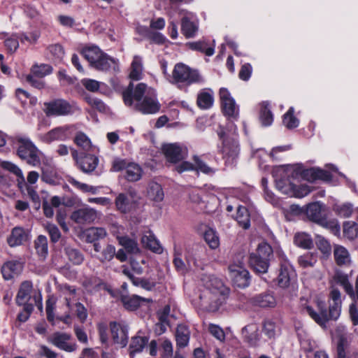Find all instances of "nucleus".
Here are the masks:
<instances>
[{"label":"nucleus","mask_w":358,"mask_h":358,"mask_svg":"<svg viewBox=\"0 0 358 358\" xmlns=\"http://www.w3.org/2000/svg\"><path fill=\"white\" fill-rule=\"evenodd\" d=\"M122 97L127 106H134L136 110L143 114L156 113L160 109L153 89L147 90L146 85L143 83H138L135 87L130 83L123 92Z\"/></svg>","instance_id":"1"},{"label":"nucleus","mask_w":358,"mask_h":358,"mask_svg":"<svg viewBox=\"0 0 358 358\" xmlns=\"http://www.w3.org/2000/svg\"><path fill=\"white\" fill-rule=\"evenodd\" d=\"M203 281L204 287L199 296L200 305L208 311H216L227 299L229 289L214 275L205 276Z\"/></svg>","instance_id":"2"},{"label":"nucleus","mask_w":358,"mask_h":358,"mask_svg":"<svg viewBox=\"0 0 358 358\" xmlns=\"http://www.w3.org/2000/svg\"><path fill=\"white\" fill-rule=\"evenodd\" d=\"M341 296L340 291L332 287L329 294V308L327 311L325 303L322 301H317L315 308L310 306H306L303 308V312L307 313L317 324L325 327L327 322L330 320H337L341 312Z\"/></svg>","instance_id":"3"},{"label":"nucleus","mask_w":358,"mask_h":358,"mask_svg":"<svg viewBox=\"0 0 358 358\" xmlns=\"http://www.w3.org/2000/svg\"><path fill=\"white\" fill-rule=\"evenodd\" d=\"M15 141L18 145L17 155L20 159L33 166H36L41 164V152L29 138L17 136Z\"/></svg>","instance_id":"4"},{"label":"nucleus","mask_w":358,"mask_h":358,"mask_svg":"<svg viewBox=\"0 0 358 358\" xmlns=\"http://www.w3.org/2000/svg\"><path fill=\"white\" fill-rule=\"evenodd\" d=\"M172 80L173 83H185L187 85L203 81L198 71L192 69L182 63L176 64L172 72Z\"/></svg>","instance_id":"5"},{"label":"nucleus","mask_w":358,"mask_h":358,"mask_svg":"<svg viewBox=\"0 0 358 358\" xmlns=\"http://www.w3.org/2000/svg\"><path fill=\"white\" fill-rule=\"evenodd\" d=\"M297 173H299V171L291 165L275 167L273 170V176L275 178L277 189L285 194L282 189L279 187V183L284 187L291 186L294 187V182H297L296 178Z\"/></svg>","instance_id":"6"},{"label":"nucleus","mask_w":358,"mask_h":358,"mask_svg":"<svg viewBox=\"0 0 358 358\" xmlns=\"http://www.w3.org/2000/svg\"><path fill=\"white\" fill-rule=\"evenodd\" d=\"M18 305L24 304L26 302L33 301L34 305L42 310L43 303L42 297L40 292H33L32 283L29 281L23 282L18 291L17 299Z\"/></svg>","instance_id":"7"},{"label":"nucleus","mask_w":358,"mask_h":358,"mask_svg":"<svg viewBox=\"0 0 358 358\" xmlns=\"http://www.w3.org/2000/svg\"><path fill=\"white\" fill-rule=\"evenodd\" d=\"M294 169L299 171L298 174L296 176L297 182L300 179H303L309 182H313L316 180H322L324 181H330L331 180V174L327 171L320 169L312 168L308 169H303L298 165H292Z\"/></svg>","instance_id":"8"},{"label":"nucleus","mask_w":358,"mask_h":358,"mask_svg":"<svg viewBox=\"0 0 358 358\" xmlns=\"http://www.w3.org/2000/svg\"><path fill=\"white\" fill-rule=\"evenodd\" d=\"M229 277L235 286L245 288L250 284V276L248 271L243 264H232L229 266Z\"/></svg>","instance_id":"9"},{"label":"nucleus","mask_w":358,"mask_h":358,"mask_svg":"<svg viewBox=\"0 0 358 358\" xmlns=\"http://www.w3.org/2000/svg\"><path fill=\"white\" fill-rule=\"evenodd\" d=\"M221 107L224 115L236 118L238 115V106L227 88L222 87L219 92Z\"/></svg>","instance_id":"10"},{"label":"nucleus","mask_w":358,"mask_h":358,"mask_svg":"<svg viewBox=\"0 0 358 358\" xmlns=\"http://www.w3.org/2000/svg\"><path fill=\"white\" fill-rule=\"evenodd\" d=\"M166 160L171 163H177L187 155V150L178 143L164 144L162 148Z\"/></svg>","instance_id":"11"},{"label":"nucleus","mask_w":358,"mask_h":358,"mask_svg":"<svg viewBox=\"0 0 358 358\" xmlns=\"http://www.w3.org/2000/svg\"><path fill=\"white\" fill-rule=\"evenodd\" d=\"M218 135L222 139L224 154L232 157H236L239 149L235 130L229 134H227L222 127H220Z\"/></svg>","instance_id":"12"},{"label":"nucleus","mask_w":358,"mask_h":358,"mask_svg":"<svg viewBox=\"0 0 358 358\" xmlns=\"http://www.w3.org/2000/svg\"><path fill=\"white\" fill-rule=\"evenodd\" d=\"M110 329L114 343L121 348L125 347L128 342L127 325L123 322H112L110 323Z\"/></svg>","instance_id":"13"},{"label":"nucleus","mask_w":358,"mask_h":358,"mask_svg":"<svg viewBox=\"0 0 358 358\" xmlns=\"http://www.w3.org/2000/svg\"><path fill=\"white\" fill-rule=\"evenodd\" d=\"M44 111L48 116L66 115L72 113L71 106L62 99L45 103Z\"/></svg>","instance_id":"14"},{"label":"nucleus","mask_w":358,"mask_h":358,"mask_svg":"<svg viewBox=\"0 0 358 358\" xmlns=\"http://www.w3.org/2000/svg\"><path fill=\"white\" fill-rule=\"evenodd\" d=\"M194 164L189 162H182L180 164L176 167V171L178 173H182L187 171H196L197 172H201L205 174L213 173L212 168L209 167L201 158L198 156H194L193 157Z\"/></svg>","instance_id":"15"},{"label":"nucleus","mask_w":358,"mask_h":358,"mask_svg":"<svg viewBox=\"0 0 358 358\" xmlns=\"http://www.w3.org/2000/svg\"><path fill=\"white\" fill-rule=\"evenodd\" d=\"M71 335L66 333L55 332L48 337V341L66 352H73L76 350V345L69 342Z\"/></svg>","instance_id":"16"},{"label":"nucleus","mask_w":358,"mask_h":358,"mask_svg":"<svg viewBox=\"0 0 358 358\" xmlns=\"http://www.w3.org/2000/svg\"><path fill=\"white\" fill-rule=\"evenodd\" d=\"M73 159L76 162L80 169L85 173L93 171L98 164V159L92 155H86L81 158H78V152L73 148L70 149Z\"/></svg>","instance_id":"17"},{"label":"nucleus","mask_w":358,"mask_h":358,"mask_svg":"<svg viewBox=\"0 0 358 358\" xmlns=\"http://www.w3.org/2000/svg\"><path fill=\"white\" fill-rule=\"evenodd\" d=\"M98 216V213L93 208L85 207L75 210L71 218L78 224H90L94 222Z\"/></svg>","instance_id":"18"},{"label":"nucleus","mask_w":358,"mask_h":358,"mask_svg":"<svg viewBox=\"0 0 358 358\" xmlns=\"http://www.w3.org/2000/svg\"><path fill=\"white\" fill-rule=\"evenodd\" d=\"M67 130L68 128L66 127H58L45 134H39L38 138L45 143H50L55 141H65L69 138Z\"/></svg>","instance_id":"19"},{"label":"nucleus","mask_w":358,"mask_h":358,"mask_svg":"<svg viewBox=\"0 0 358 358\" xmlns=\"http://www.w3.org/2000/svg\"><path fill=\"white\" fill-rule=\"evenodd\" d=\"M23 269V262L11 260L5 262L1 268V272L6 280L12 279L19 275Z\"/></svg>","instance_id":"20"},{"label":"nucleus","mask_w":358,"mask_h":358,"mask_svg":"<svg viewBox=\"0 0 358 358\" xmlns=\"http://www.w3.org/2000/svg\"><path fill=\"white\" fill-rule=\"evenodd\" d=\"M115 206L117 209L123 213H127L136 207V202L133 196L123 193L119 194L115 199Z\"/></svg>","instance_id":"21"},{"label":"nucleus","mask_w":358,"mask_h":358,"mask_svg":"<svg viewBox=\"0 0 358 358\" xmlns=\"http://www.w3.org/2000/svg\"><path fill=\"white\" fill-rule=\"evenodd\" d=\"M295 277V272L291 265L285 263L281 265L278 277V284L281 287H287Z\"/></svg>","instance_id":"22"},{"label":"nucleus","mask_w":358,"mask_h":358,"mask_svg":"<svg viewBox=\"0 0 358 358\" xmlns=\"http://www.w3.org/2000/svg\"><path fill=\"white\" fill-rule=\"evenodd\" d=\"M278 185L285 192V194L297 198H303L312 191V189L308 185L305 184L297 185L296 182H294V187L291 186L284 187L280 183Z\"/></svg>","instance_id":"23"},{"label":"nucleus","mask_w":358,"mask_h":358,"mask_svg":"<svg viewBox=\"0 0 358 358\" xmlns=\"http://www.w3.org/2000/svg\"><path fill=\"white\" fill-rule=\"evenodd\" d=\"M242 335L245 342L250 345H256L259 340V327L257 324H250L242 329Z\"/></svg>","instance_id":"24"},{"label":"nucleus","mask_w":358,"mask_h":358,"mask_svg":"<svg viewBox=\"0 0 358 358\" xmlns=\"http://www.w3.org/2000/svg\"><path fill=\"white\" fill-rule=\"evenodd\" d=\"M322 203L319 201L308 204L306 208V213L308 219L317 223L322 222Z\"/></svg>","instance_id":"25"},{"label":"nucleus","mask_w":358,"mask_h":358,"mask_svg":"<svg viewBox=\"0 0 358 358\" xmlns=\"http://www.w3.org/2000/svg\"><path fill=\"white\" fill-rule=\"evenodd\" d=\"M143 59L141 57L136 55L131 64L129 77L131 80H139L143 78Z\"/></svg>","instance_id":"26"},{"label":"nucleus","mask_w":358,"mask_h":358,"mask_svg":"<svg viewBox=\"0 0 358 358\" xmlns=\"http://www.w3.org/2000/svg\"><path fill=\"white\" fill-rule=\"evenodd\" d=\"M334 259L338 265H348L351 258L348 250L343 246L335 245L334 248Z\"/></svg>","instance_id":"27"},{"label":"nucleus","mask_w":358,"mask_h":358,"mask_svg":"<svg viewBox=\"0 0 358 358\" xmlns=\"http://www.w3.org/2000/svg\"><path fill=\"white\" fill-rule=\"evenodd\" d=\"M106 236L107 231L103 227H90L84 231V236L87 243L96 242Z\"/></svg>","instance_id":"28"},{"label":"nucleus","mask_w":358,"mask_h":358,"mask_svg":"<svg viewBox=\"0 0 358 358\" xmlns=\"http://www.w3.org/2000/svg\"><path fill=\"white\" fill-rule=\"evenodd\" d=\"M27 240V233L21 227H15L8 238L10 246L15 247L22 244Z\"/></svg>","instance_id":"29"},{"label":"nucleus","mask_w":358,"mask_h":358,"mask_svg":"<svg viewBox=\"0 0 358 358\" xmlns=\"http://www.w3.org/2000/svg\"><path fill=\"white\" fill-rule=\"evenodd\" d=\"M147 196L150 200L155 202H161L164 198V193L159 183L150 182L148 184Z\"/></svg>","instance_id":"30"},{"label":"nucleus","mask_w":358,"mask_h":358,"mask_svg":"<svg viewBox=\"0 0 358 358\" xmlns=\"http://www.w3.org/2000/svg\"><path fill=\"white\" fill-rule=\"evenodd\" d=\"M334 212L340 217L347 218L350 217L352 213L358 214V208H354L351 203H336L334 206Z\"/></svg>","instance_id":"31"},{"label":"nucleus","mask_w":358,"mask_h":358,"mask_svg":"<svg viewBox=\"0 0 358 358\" xmlns=\"http://www.w3.org/2000/svg\"><path fill=\"white\" fill-rule=\"evenodd\" d=\"M214 101L213 93L210 90H204L200 92L197 96V105L200 108H210Z\"/></svg>","instance_id":"32"},{"label":"nucleus","mask_w":358,"mask_h":358,"mask_svg":"<svg viewBox=\"0 0 358 358\" xmlns=\"http://www.w3.org/2000/svg\"><path fill=\"white\" fill-rule=\"evenodd\" d=\"M176 340L178 348L187 345L189 340V331L185 325L180 324L178 326L176 332Z\"/></svg>","instance_id":"33"},{"label":"nucleus","mask_w":358,"mask_h":358,"mask_svg":"<svg viewBox=\"0 0 358 358\" xmlns=\"http://www.w3.org/2000/svg\"><path fill=\"white\" fill-rule=\"evenodd\" d=\"M116 65L117 62L113 58L103 52L101 57H99L97 62H95L92 67L99 71H108L111 69H115Z\"/></svg>","instance_id":"34"},{"label":"nucleus","mask_w":358,"mask_h":358,"mask_svg":"<svg viewBox=\"0 0 358 358\" xmlns=\"http://www.w3.org/2000/svg\"><path fill=\"white\" fill-rule=\"evenodd\" d=\"M122 302L124 308L129 310H134L137 309L141 303L143 301H150V299L141 297L137 295L123 296H122Z\"/></svg>","instance_id":"35"},{"label":"nucleus","mask_w":358,"mask_h":358,"mask_svg":"<svg viewBox=\"0 0 358 358\" xmlns=\"http://www.w3.org/2000/svg\"><path fill=\"white\" fill-rule=\"evenodd\" d=\"M198 31L197 23L192 22L188 17H184L181 21V31L186 38H193Z\"/></svg>","instance_id":"36"},{"label":"nucleus","mask_w":358,"mask_h":358,"mask_svg":"<svg viewBox=\"0 0 358 358\" xmlns=\"http://www.w3.org/2000/svg\"><path fill=\"white\" fill-rule=\"evenodd\" d=\"M143 175L141 167L135 163H131L127 165L125 171V178L131 182L139 180Z\"/></svg>","instance_id":"37"},{"label":"nucleus","mask_w":358,"mask_h":358,"mask_svg":"<svg viewBox=\"0 0 358 358\" xmlns=\"http://www.w3.org/2000/svg\"><path fill=\"white\" fill-rule=\"evenodd\" d=\"M250 264L256 273H265L268 271L269 262L266 259H261L259 256L250 255Z\"/></svg>","instance_id":"38"},{"label":"nucleus","mask_w":358,"mask_h":358,"mask_svg":"<svg viewBox=\"0 0 358 358\" xmlns=\"http://www.w3.org/2000/svg\"><path fill=\"white\" fill-rule=\"evenodd\" d=\"M186 46L192 50L203 52L207 56H212L215 52L214 48L208 47L206 41L189 42L186 43Z\"/></svg>","instance_id":"39"},{"label":"nucleus","mask_w":358,"mask_h":358,"mask_svg":"<svg viewBox=\"0 0 358 358\" xmlns=\"http://www.w3.org/2000/svg\"><path fill=\"white\" fill-rule=\"evenodd\" d=\"M141 241L145 247L156 253L160 254L163 251V248L160 245L159 243L152 234H145L142 237Z\"/></svg>","instance_id":"40"},{"label":"nucleus","mask_w":358,"mask_h":358,"mask_svg":"<svg viewBox=\"0 0 358 358\" xmlns=\"http://www.w3.org/2000/svg\"><path fill=\"white\" fill-rule=\"evenodd\" d=\"M103 52L96 46L89 47L83 50V55L92 66L101 57Z\"/></svg>","instance_id":"41"},{"label":"nucleus","mask_w":358,"mask_h":358,"mask_svg":"<svg viewBox=\"0 0 358 358\" xmlns=\"http://www.w3.org/2000/svg\"><path fill=\"white\" fill-rule=\"evenodd\" d=\"M236 220L239 225L245 229H247L250 227V214L248 209L244 206H238Z\"/></svg>","instance_id":"42"},{"label":"nucleus","mask_w":358,"mask_h":358,"mask_svg":"<svg viewBox=\"0 0 358 358\" xmlns=\"http://www.w3.org/2000/svg\"><path fill=\"white\" fill-rule=\"evenodd\" d=\"M35 249L37 254L45 259L48 253V239L43 235H40L34 241Z\"/></svg>","instance_id":"43"},{"label":"nucleus","mask_w":358,"mask_h":358,"mask_svg":"<svg viewBox=\"0 0 358 358\" xmlns=\"http://www.w3.org/2000/svg\"><path fill=\"white\" fill-rule=\"evenodd\" d=\"M294 243L297 246L304 249H310L313 246L311 237L304 232L297 233L295 235Z\"/></svg>","instance_id":"44"},{"label":"nucleus","mask_w":358,"mask_h":358,"mask_svg":"<svg viewBox=\"0 0 358 358\" xmlns=\"http://www.w3.org/2000/svg\"><path fill=\"white\" fill-rule=\"evenodd\" d=\"M254 301L257 305L264 308L274 307L276 304L274 296L270 294H259L255 296Z\"/></svg>","instance_id":"45"},{"label":"nucleus","mask_w":358,"mask_h":358,"mask_svg":"<svg viewBox=\"0 0 358 358\" xmlns=\"http://www.w3.org/2000/svg\"><path fill=\"white\" fill-rule=\"evenodd\" d=\"M147 343L148 338L146 337L135 336L132 338L129 346L130 355L133 356L135 353L141 352Z\"/></svg>","instance_id":"46"},{"label":"nucleus","mask_w":358,"mask_h":358,"mask_svg":"<svg viewBox=\"0 0 358 358\" xmlns=\"http://www.w3.org/2000/svg\"><path fill=\"white\" fill-rule=\"evenodd\" d=\"M259 120L262 124L264 127L270 126L273 121V114L269 109L268 104L263 103L262 105Z\"/></svg>","instance_id":"47"},{"label":"nucleus","mask_w":358,"mask_h":358,"mask_svg":"<svg viewBox=\"0 0 358 358\" xmlns=\"http://www.w3.org/2000/svg\"><path fill=\"white\" fill-rule=\"evenodd\" d=\"M119 243L129 253H136L138 252L137 243L127 236L117 237Z\"/></svg>","instance_id":"48"},{"label":"nucleus","mask_w":358,"mask_h":358,"mask_svg":"<svg viewBox=\"0 0 358 358\" xmlns=\"http://www.w3.org/2000/svg\"><path fill=\"white\" fill-rule=\"evenodd\" d=\"M343 234L350 240L356 238L358 236V224L350 221L344 222Z\"/></svg>","instance_id":"49"},{"label":"nucleus","mask_w":358,"mask_h":358,"mask_svg":"<svg viewBox=\"0 0 358 358\" xmlns=\"http://www.w3.org/2000/svg\"><path fill=\"white\" fill-rule=\"evenodd\" d=\"M294 109L290 107L288 111L283 115V124L288 129L296 128L299 126V121L294 115Z\"/></svg>","instance_id":"50"},{"label":"nucleus","mask_w":358,"mask_h":358,"mask_svg":"<svg viewBox=\"0 0 358 358\" xmlns=\"http://www.w3.org/2000/svg\"><path fill=\"white\" fill-rule=\"evenodd\" d=\"M272 252L273 250L271 247L268 243L262 242L259 244L257 252L251 254L250 255L259 256L261 259H264L269 262Z\"/></svg>","instance_id":"51"},{"label":"nucleus","mask_w":358,"mask_h":358,"mask_svg":"<svg viewBox=\"0 0 358 358\" xmlns=\"http://www.w3.org/2000/svg\"><path fill=\"white\" fill-rule=\"evenodd\" d=\"M74 143L84 150L88 151L92 147L89 137L83 132H78L74 138Z\"/></svg>","instance_id":"52"},{"label":"nucleus","mask_w":358,"mask_h":358,"mask_svg":"<svg viewBox=\"0 0 358 358\" xmlns=\"http://www.w3.org/2000/svg\"><path fill=\"white\" fill-rule=\"evenodd\" d=\"M66 180L69 183H70L74 187H76V189H78L83 192H92V194L96 193L97 188L95 187L90 186L85 183L80 182L71 176L67 177Z\"/></svg>","instance_id":"53"},{"label":"nucleus","mask_w":358,"mask_h":358,"mask_svg":"<svg viewBox=\"0 0 358 358\" xmlns=\"http://www.w3.org/2000/svg\"><path fill=\"white\" fill-rule=\"evenodd\" d=\"M65 252L69 257V259L75 264H80L83 262V255L77 249L66 246L65 248Z\"/></svg>","instance_id":"54"},{"label":"nucleus","mask_w":358,"mask_h":358,"mask_svg":"<svg viewBox=\"0 0 358 358\" xmlns=\"http://www.w3.org/2000/svg\"><path fill=\"white\" fill-rule=\"evenodd\" d=\"M52 71V67L48 64L34 65L31 68V73L38 78H43L50 74Z\"/></svg>","instance_id":"55"},{"label":"nucleus","mask_w":358,"mask_h":358,"mask_svg":"<svg viewBox=\"0 0 358 358\" xmlns=\"http://www.w3.org/2000/svg\"><path fill=\"white\" fill-rule=\"evenodd\" d=\"M123 273L131 281V282L136 285L141 287L145 289H150L152 285L146 280L141 279L139 278L134 277L128 269H124Z\"/></svg>","instance_id":"56"},{"label":"nucleus","mask_w":358,"mask_h":358,"mask_svg":"<svg viewBox=\"0 0 358 358\" xmlns=\"http://www.w3.org/2000/svg\"><path fill=\"white\" fill-rule=\"evenodd\" d=\"M298 262L303 268L313 267L317 262V257L313 253L307 252L299 257Z\"/></svg>","instance_id":"57"},{"label":"nucleus","mask_w":358,"mask_h":358,"mask_svg":"<svg viewBox=\"0 0 358 358\" xmlns=\"http://www.w3.org/2000/svg\"><path fill=\"white\" fill-rule=\"evenodd\" d=\"M204 238L211 248L215 249L218 247L219 238L213 229H209L206 230L204 234Z\"/></svg>","instance_id":"58"},{"label":"nucleus","mask_w":358,"mask_h":358,"mask_svg":"<svg viewBox=\"0 0 358 358\" xmlns=\"http://www.w3.org/2000/svg\"><path fill=\"white\" fill-rule=\"evenodd\" d=\"M115 255V248L112 245H108L102 251L99 258L101 262L110 261Z\"/></svg>","instance_id":"59"},{"label":"nucleus","mask_w":358,"mask_h":358,"mask_svg":"<svg viewBox=\"0 0 358 358\" xmlns=\"http://www.w3.org/2000/svg\"><path fill=\"white\" fill-rule=\"evenodd\" d=\"M45 229L48 232L52 242L56 243L61 238V233L56 225L48 223L45 225Z\"/></svg>","instance_id":"60"},{"label":"nucleus","mask_w":358,"mask_h":358,"mask_svg":"<svg viewBox=\"0 0 358 358\" xmlns=\"http://www.w3.org/2000/svg\"><path fill=\"white\" fill-rule=\"evenodd\" d=\"M1 166L3 169L13 173L17 176L24 180V176L21 169L15 164L10 162H2Z\"/></svg>","instance_id":"61"},{"label":"nucleus","mask_w":358,"mask_h":358,"mask_svg":"<svg viewBox=\"0 0 358 358\" xmlns=\"http://www.w3.org/2000/svg\"><path fill=\"white\" fill-rule=\"evenodd\" d=\"M319 224L329 229L334 235H338L340 233V225L336 220L327 221L322 219Z\"/></svg>","instance_id":"62"},{"label":"nucleus","mask_w":358,"mask_h":358,"mask_svg":"<svg viewBox=\"0 0 358 358\" xmlns=\"http://www.w3.org/2000/svg\"><path fill=\"white\" fill-rule=\"evenodd\" d=\"M208 331L217 340L222 341L225 338V335L223 329L219 326L210 324L208 327Z\"/></svg>","instance_id":"63"},{"label":"nucleus","mask_w":358,"mask_h":358,"mask_svg":"<svg viewBox=\"0 0 358 358\" xmlns=\"http://www.w3.org/2000/svg\"><path fill=\"white\" fill-rule=\"evenodd\" d=\"M350 316L353 325L358 324V301L357 299L353 300V303L350 306Z\"/></svg>","instance_id":"64"}]
</instances>
